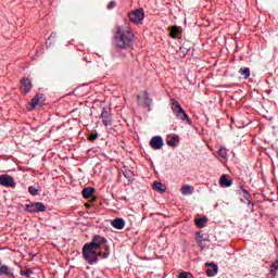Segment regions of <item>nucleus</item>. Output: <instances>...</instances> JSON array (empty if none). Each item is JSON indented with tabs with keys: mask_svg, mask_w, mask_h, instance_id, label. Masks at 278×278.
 <instances>
[{
	"mask_svg": "<svg viewBox=\"0 0 278 278\" xmlns=\"http://www.w3.org/2000/svg\"><path fill=\"white\" fill-rule=\"evenodd\" d=\"M3 275H11L12 277H14V274H12L8 265L0 266V277Z\"/></svg>",
	"mask_w": 278,
	"mask_h": 278,
	"instance_id": "18",
	"label": "nucleus"
},
{
	"mask_svg": "<svg viewBox=\"0 0 278 278\" xmlns=\"http://www.w3.org/2000/svg\"><path fill=\"white\" fill-rule=\"evenodd\" d=\"M20 275H21L22 277H25V278H30L31 275H34V271H33L31 269H29V268H26V270H25V269H22V270L20 271Z\"/></svg>",
	"mask_w": 278,
	"mask_h": 278,
	"instance_id": "22",
	"label": "nucleus"
},
{
	"mask_svg": "<svg viewBox=\"0 0 278 278\" xmlns=\"http://www.w3.org/2000/svg\"><path fill=\"white\" fill-rule=\"evenodd\" d=\"M128 18L130 23H135V25H140L142 21H144V9L139 8L128 14Z\"/></svg>",
	"mask_w": 278,
	"mask_h": 278,
	"instance_id": "4",
	"label": "nucleus"
},
{
	"mask_svg": "<svg viewBox=\"0 0 278 278\" xmlns=\"http://www.w3.org/2000/svg\"><path fill=\"white\" fill-rule=\"evenodd\" d=\"M26 210L30 214H38L40 212H47V206H45V204L41 202H36L33 204H27Z\"/></svg>",
	"mask_w": 278,
	"mask_h": 278,
	"instance_id": "6",
	"label": "nucleus"
},
{
	"mask_svg": "<svg viewBox=\"0 0 278 278\" xmlns=\"http://www.w3.org/2000/svg\"><path fill=\"white\" fill-rule=\"evenodd\" d=\"M233 180L231 179H227V175H222L220 179H219V186H222V188H230V186H232Z\"/></svg>",
	"mask_w": 278,
	"mask_h": 278,
	"instance_id": "13",
	"label": "nucleus"
},
{
	"mask_svg": "<svg viewBox=\"0 0 278 278\" xmlns=\"http://www.w3.org/2000/svg\"><path fill=\"white\" fill-rule=\"evenodd\" d=\"M94 249H100L103 244H108V239L101 237L100 235H94L91 239V242H88Z\"/></svg>",
	"mask_w": 278,
	"mask_h": 278,
	"instance_id": "7",
	"label": "nucleus"
},
{
	"mask_svg": "<svg viewBox=\"0 0 278 278\" xmlns=\"http://www.w3.org/2000/svg\"><path fill=\"white\" fill-rule=\"evenodd\" d=\"M58 36V33H51L50 37L48 38V40H51V38H55Z\"/></svg>",
	"mask_w": 278,
	"mask_h": 278,
	"instance_id": "33",
	"label": "nucleus"
},
{
	"mask_svg": "<svg viewBox=\"0 0 278 278\" xmlns=\"http://www.w3.org/2000/svg\"><path fill=\"white\" fill-rule=\"evenodd\" d=\"M218 157H220L222 160H225V157H227V148L225 147L219 148Z\"/></svg>",
	"mask_w": 278,
	"mask_h": 278,
	"instance_id": "23",
	"label": "nucleus"
},
{
	"mask_svg": "<svg viewBox=\"0 0 278 278\" xmlns=\"http://www.w3.org/2000/svg\"><path fill=\"white\" fill-rule=\"evenodd\" d=\"M97 138H99V134H90L89 135V141L90 142H94V140H97Z\"/></svg>",
	"mask_w": 278,
	"mask_h": 278,
	"instance_id": "29",
	"label": "nucleus"
},
{
	"mask_svg": "<svg viewBox=\"0 0 278 278\" xmlns=\"http://www.w3.org/2000/svg\"><path fill=\"white\" fill-rule=\"evenodd\" d=\"M153 190L155 192H161V194H162V193L166 192V187H164V184L155 181L154 186H153Z\"/></svg>",
	"mask_w": 278,
	"mask_h": 278,
	"instance_id": "15",
	"label": "nucleus"
},
{
	"mask_svg": "<svg viewBox=\"0 0 278 278\" xmlns=\"http://www.w3.org/2000/svg\"><path fill=\"white\" fill-rule=\"evenodd\" d=\"M94 194V188L92 187H87L83 189V197L84 199H90V197Z\"/></svg>",
	"mask_w": 278,
	"mask_h": 278,
	"instance_id": "16",
	"label": "nucleus"
},
{
	"mask_svg": "<svg viewBox=\"0 0 278 278\" xmlns=\"http://www.w3.org/2000/svg\"><path fill=\"white\" fill-rule=\"evenodd\" d=\"M150 147L154 149V151H160L164 147V140L160 136H154L150 140Z\"/></svg>",
	"mask_w": 278,
	"mask_h": 278,
	"instance_id": "8",
	"label": "nucleus"
},
{
	"mask_svg": "<svg viewBox=\"0 0 278 278\" xmlns=\"http://www.w3.org/2000/svg\"><path fill=\"white\" fill-rule=\"evenodd\" d=\"M28 192L31 194V197H38V192H40V189L36 188L35 186L28 187Z\"/></svg>",
	"mask_w": 278,
	"mask_h": 278,
	"instance_id": "24",
	"label": "nucleus"
},
{
	"mask_svg": "<svg viewBox=\"0 0 278 278\" xmlns=\"http://www.w3.org/2000/svg\"><path fill=\"white\" fill-rule=\"evenodd\" d=\"M114 8H116V2L115 1L109 2L108 10H114Z\"/></svg>",
	"mask_w": 278,
	"mask_h": 278,
	"instance_id": "30",
	"label": "nucleus"
},
{
	"mask_svg": "<svg viewBox=\"0 0 278 278\" xmlns=\"http://www.w3.org/2000/svg\"><path fill=\"white\" fill-rule=\"evenodd\" d=\"M192 274L182 271L179 274L178 278H192Z\"/></svg>",
	"mask_w": 278,
	"mask_h": 278,
	"instance_id": "28",
	"label": "nucleus"
},
{
	"mask_svg": "<svg viewBox=\"0 0 278 278\" xmlns=\"http://www.w3.org/2000/svg\"><path fill=\"white\" fill-rule=\"evenodd\" d=\"M197 243L201 249H205V240H203V237H201V233L197 237Z\"/></svg>",
	"mask_w": 278,
	"mask_h": 278,
	"instance_id": "25",
	"label": "nucleus"
},
{
	"mask_svg": "<svg viewBox=\"0 0 278 278\" xmlns=\"http://www.w3.org/2000/svg\"><path fill=\"white\" fill-rule=\"evenodd\" d=\"M134 30L129 26H116L113 42L117 49H129L134 45Z\"/></svg>",
	"mask_w": 278,
	"mask_h": 278,
	"instance_id": "1",
	"label": "nucleus"
},
{
	"mask_svg": "<svg viewBox=\"0 0 278 278\" xmlns=\"http://www.w3.org/2000/svg\"><path fill=\"white\" fill-rule=\"evenodd\" d=\"M182 194H192V188L189 185H185L181 187Z\"/></svg>",
	"mask_w": 278,
	"mask_h": 278,
	"instance_id": "26",
	"label": "nucleus"
},
{
	"mask_svg": "<svg viewBox=\"0 0 278 278\" xmlns=\"http://www.w3.org/2000/svg\"><path fill=\"white\" fill-rule=\"evenodd\" d=\"M205 223H207V217H200L195 219V225L197 227H200V229H202V227H205Z\"/></svg>",
	"mask_w": 278,
	"mask_h": 278,
	"instance_id": "20",
	"label": "nucleus"
},
{
	"mask_svg": "<svg viewBox=\"0 0 278 278\" xmlns=\"http://www.w3.org/2000/svg\"><path fill=\"white\" fill-rule=\"evenodd\" d=\"M205 266H212L213 269L207 268L206 275L207 277H214L215 275H218V265L215 263H206Z\"/></svg>",
	"mask_w": 278,
	"mask_h": 278,
	"instance_id": "12",
	"label": "nucleus"
},
{
	"mask_svg": "<svg viewBox=\"0 0 278 278\" xmlns=\"http://www.w3.org/2000/svg\"><path fill=\"white\" fill-rule=\"evenodd\" d=\"M111 225L114 229H125V219L117 217L111 222Z\"/></svg>",
	"mask_w": 278,
	"mask_h": 278,
	"instance_id": "11",
	"label": "nucleus"
},
{
	"mask_svg": "<svg viewBox=\"0 0 278 278\" xmlns=\"http://www.w3.org/2000/svg\"><path fill=\"white\" fill-rule=\"evenodd\" d=\"M170 101H172V112L175 114V116L180 121H184L185 123H188V125H190L192 121L190 119V117H188V114L186 113L184 108H181V104H179V101L175 99H172Z\"/></svg>",
	"mask_w": 278,
	"mask_h": 278,
	"instance_id": "3",
	"label": "nucleus"
},
{
	"mask_svg": "<svg viewBox=\"0 0 278 278\" xmlns=\"http://www.w3.org/2000/svg\"><path fill=\"white\" fill-rule=\"evenodd\" d=\"M100 118L103 123L104 127H110V125H112V116L110 115V113L108 112L106 108L102 109Z\"/></svg>",
	"mask_w": 278,
	"mask_h": 278,
	"instance_id": "9",
	"label": "nucleus"
},
{
	"mask_svg": "<svg viewBox=\"0 0 278 278\" xmlns=\"http://www.w3.org/2000/svg\"><path fill=\"white\" fill-rule=\"evenodd\" d=\"M104 257H108V254H104Z\"/></svg>",
	"mask_w": 278,
	"mask_h": 278,
	"instance_id": "35",
	"label": "nucleus"
},
{
	"mask_svg": "<svg viewBox=\"0 0 278 278\" xmlns=\"http://www.w3.org/2000/svg\"><path fill=\"white\" fill-rule=\"evenodd\" d=\"M31 79L29 78H23L21 80V91L23 92V94H27L29 92H31Z\"/></svg>",
	"mask_w": 278,
	"mask_h": 278,
	"instance_id": "10",
	"label": "nucleus"
},
{
	"mask_svg": "<svg viewBox=\"0 0 278 278\" xmlns=\"http://www.w3.org/2000/svg\"><path fill=\"white\" fill-rule=\"evenodd\" d=\"M0 186H3L4 188H16V181H14V177L2 174L0 175Z\"/></svg>",
	"mask_w": 278,
	"mask_h": 278,
	"instance_id": "5",
	"label": "nucleus"
},
{
	"mask_svg": "<svg viewBox=\"0 0 278 278\" xmlns=\"http://www.w3.org/2000/svg\"><path fill=\"white\" fill-rule=\"evenodd\" d=\"M239 75H242L243 79H249V77H251V68L249 67L240 68Z\"/></svg>",
	"mask_w": 278,
	"mask_h": 278,
	"instance_id": "17",
	"label": "nucleus"
},
{
	"mask_svg": "<svg viewBox=\"0 0 278 278\" xmlns=\"http://www.w3.org/2000/svg\"><path fill=\"white\" fill-rule=\"evenodd\" d=\"M170 38H177L179 36V26H173L169 31Z\"/></svg>",
	"mask_w": 278,
	"mask_h": 278,
	"instance_id": "21",
	"label": "nucleus"
},
{
	"mask_svg": "<svg viewBox=\"0 0 278 278\" xmlns=\"http://www.w3.org/2000/svg\"><path fill=\"white\" fill-rule=\"evenodd\" d=\"M143 101L141 102L143 108H151V103H153V99L149 97V91H143Z\"/></svg>",
	"mask_w": 278,
	"mask_h": 278,
	"instance_id": "14",
	"label": "nucleus"
},
{
	"mask_svg": "<svg viewBox=\"0 0 278 278\" xmlns=\"http://www.w3.org/2000/svg\"><path fill=\"white\" fill-rule=\"evenodd\" d=\"M168 147H177V143L173 140L167 141Z\"/></svg>",
	"mask_w": 278,
	"mask_h": 278,
	"instance_id": "32",
	"label": "nucleus"
},
{
	"mask_svg": "<svg viewBox=\"0 0 278 278\" xmlns=\"http://www.w3.org/2000/svg\"><path fill=\"white\" fill-rule=\"evenodd\" d=\"M277 270H278V260L270 265V274L277 275Z\"/></svg>",
	"mask_w": 278,
	"mask_h": 278,
	"instance_id": "27",
	"label": "nucleus"
},
{
	"mask_svg": "<svg viewBox=\"0 0 278 278\" xmlns=\"http://www.w3.org/2000/svg\"><path fill=\"white\" fill-rule=\"evenodd\" d=\"M137 99H140V96H137Z\"/></svg>",
	"mask_w": 278,
	"mask_h": 278,
	"instance_id": "34",
	"label": "nucleus"
},
{
	"mask_svg": "<svg viewBox=\"0 0 278 278\" xmlns=\"http://www.w3.org/2000/svg\"><path fill=\"white\" fill-rule=\"evenodd\" d=\"M99 249L91 245L89 242L85 243L83 247V257L86 260L87 264L92 266V264H97L99 262V255L101 252H97Z\"/></svg>",
	"mask_w": 278,
	"mask_h": 278,
	"instance_id": "2",
	"label": "nucleus"
},
{
	"mask_svg": "<svg viewBox=\"0 0 278 278\" xmlns=\"http://www.w3.org/2000/svg\"><path fill=\"white\" fill-rule=\"evenodd\" d=\"M243 197H244V199H247L248 201H249V199H250V194H249V191L247 190V189H243Z\"/></svg>",
	"mask_w": 278,
	"mask_h": 278,
	"instance_id": "31",
	"label": "nucleus"
},
{
	"mask_svg": "<svg viewBox=\"0 0 278 278\" xmlns=\"http://www.w3.org/2000/svg\"><path fill=\"white\" fill-rule=\"evenodd\" d=\"M42 99V94L37 93L36 97H34L30 101V105L31 108H36V105H38L40 103V100Z\"/></svg>",
	"mask_w": 278,
	"mask_h": 278,
	"instance_id": "19",
	"label": "nucleus"
}]
</instances>
